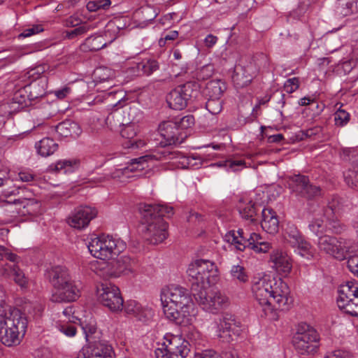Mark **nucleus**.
<instances>
[{
	"label": "nucleus",
	"instance_id": "38",
	"mask_svg": "<svg viewBox=\"0 0 358 358\" xmlns=\"http://www.w3.org/2000/svg\"><path fill=\"white\" fill-rule=\"evenodd\" d=\"M178 87L182 90L183 96L185 95L188 102L195 99L200 93L201 86L196 80L187 81Z\"/></svg>",
	"mask_w": 358,
	"mask_h": 358
},
{
	"label": "nucleus",
	"instance_id": "33",
	"mask_svg": "<svg viewBox=\"0 0 358 358\" xmlns=\"http://www.w3.org/2000/svg\"><path fill=\"white\" fill-rule=\"evenodd\" d=\"M251 67L241 66L237 68L232 76V81L237 88H243L250 84L253 79V74L250 73Z\"/></svg>",
	"mask_w": 358,
	"mask_h": 358
},
{
	"label": "nucleus",
	"instance_id": "17",
	"mask_svg": "<svg viewBox=\"0 0 358 358\" xmlns=\"http://www.w3.org/2000/svg\"><path fill=\"white\" fill-rule=\"evenodd\" d=\"M113 347L104 340L90 341L83 347L77 358H114Z\"/></svg>",
	"mask_w": 358,
	"mask_h": 358
},
{
	"label": "nucleus",
	"instance_id": "16",
	"mask_svg": "<svg viewBox=\"0 0 358 358\" xmlns=\"http://www.w3.org/2000/svg\"><path fill=\"white\" fill-rule=\"evenodd\" d=\"M241 331V322L234 315L229 313L222 315L218 324V337L222 342H232L238 337Z\"/></svg>",
	"mask_w": 358,
	"mask_h": 358
},
{
	"label": "nucleus",
	"instance_id": "2",
	"mask_svg": "<svg viewBox=\"0 0 358 358\" xmlns=\"http://www.w3.org/2000/svg\"><path fill=\"white\" fill-rule=\"evenodd\" d=\"M252 291L262 308V317L270 320H278L276 310H288L293 302L292 297L288 296V287L281 278L265 276L254 280Z\"/></svg>",
	"mask_w": 358,
	"mask_h": 358
},
{
	"label": "nucleus",
	"instance_id": "61",
	"mask_svg": "<svg viewBox=\"0 0 358 358\" xmlns=\"http://www.w3.org/2000/svg\"><path fill=\"white\" fill-rule=\"evenodd\" d=\"M71 92V89L67 86L62 87V89L56 90L53 92L54 94L59 99H63L67 96L68 94Z\"/></svg>",
	"mask_w": 358,
	"mask_h": 358
},
{
	"label": "nucleus",
	"instance_id": "47",
	"mask_svg": "<svg viewBox=\"0 0 358 358\" xmlns=\"http://www.w3.org/2000/svg\"><path fill=\"white\" fill-rule=\"evenodd\" d=\"M344 179L348 187L352 189H358V171L348 170L344 172Z\"/></svg>",
	"mask_w": 358,
	"mask_h": 358
},
{
	"label": "nucleus",
	"instance_id": "4",
	"mask_svg": "<svg viewBox=\"0 0 358 358\" xmlns=\"http://www.w3.org/2000/svg\"><path fill=\"white\" fill-rule=\"evenodd\" d=\"M141 231L144 238L150 244L162 243L168 236V224L163 217L173 214V208L159 204L140 203Z\"/></svg>",
	"mask_w": 358,
	"mask_h": 358
},
{
	"label": "nucleus",
	"instance_id": "35",
	"mask_svg": "<svg viewBox=\"0 0 358 358\" xmlns=\"http://www.w3.org/2000/svg\"><path fill=\"white\" fill-rule=\"evenodd\" d=\"M46 80L31 81L28 85H24V87L28 94V101H34L45 96L46 94Z\"/></svg>",
	"mask_w": 358,
	"mask_h": 358
},
{
	"label": "nucleus",
	"instance_id": "58",
	"mask_svg": "<svg viewBox=\"0 0 358 358\" xmlns=\"http://www.w3.org/2000/svg\"><path fill=\"white\" fill-rule=\"evenodd\" d=\"M187 331L186 332V336L187 338L193 342L196 343L197 340H199L201 336L200 332L191 325L187 326Z\"/></svg>",
	"mask_w": 358,
	"mask_h": 358
},
{
	"label": "nucleus",
	"instance_id": "40",
	"mask_svg": "<svg viewBox=\"0 0 358 358\" xmlns=\"http://www.w3.org/2000/svg\"><path fill=\"white\" fill-rule=\"evenodd\" d=\"M260 207V205H256L255 203L250 201L244 208L239 209V213L242 218L253 222L255 221L257 212L259 210Z\"/></svg>",
	"mask_w": 358,
	"mask_h": 358
},
{
	"label": "nucleus",
	"instance_id": "56",
	"mask_svg": "<svg viewBox=\"0 0 358 358\" xmlns=\"http://www.w3.org/2000/svg\"><path fill=\"white\" fill-rule=\"evenodd\" d=\"M178 36V32L176 30L170 31L168 33H164L163 37L159 40V45L160 47L165 46L168 41H173Z\"/></svg>",
	"mask_w": 358,
	"mask_h": 358
},
{
	"label": "nucleus",
	"instance_id": "64",
	"mask_svg": "<svg viewBox=\"0 0 358 358\" xmlns=\"http://www.w3.org/2000/svg\"><path fill=\"white\" fill-rule=\"evenodd\" d=\"M100 0L89 1L86 6L87 9L90 12H95L99 9H102L101 3Z\"/></svg>",
	"mask_w": 358,
	"mask_h": 358
},
{
	"label": "nucleus",
	"instance_id": "34",
	"mask_svg": "<svg viewBox=\"0 0 358 358\" xmlns=\"http://www.w3.org/2000/svg\"><path fill=\"white\" fill-rule=\"evenodd\" d=\"M55 131L59 136L64 138L69 136L75 138L81 133L79 125L71 120H66L59 123L55 127Z\"/></svg>",
	"mask_w": 358,
	"mask_h": 358
},
{
	"label": "nucleus",
	"instance_id": "37",
	"mask_svg": "<svg viewBox=\"0 0 358 358\" xmlns=\"http://www.w3.org/2000/svg\"><path fill=\"white\" fill-rule=\"evenodd\" d=\"M36 148L42 157H48L57 150L58 144L52 138L46 137L36 143Z\"/></svg>",
	"mask_w": 358,
	"mask_h": 358
},
{
	"label": "nucleus",
	"instance_id": "20",
	"mask_svg": "<svg viewBox=\"0 0 358 358\" xmlns=\"http://www.w3.org/2000/svg\"><path fill=\"white\" fill-rule=\"evenodd\" d=\"M317 245L321 252L330 255L336 259H343L345 257V250L341 242L335 236L325 234L317 238Z\"/></svg>",
	"mask_w": 358,
	"mask_h": 358
},
{
	"label": "nucleus",
	"instance_id": "10",
	"mask_svg": "<svg viewBox=\"0 0 358 358\" xmlns=\"http://www.w3.org/2000/svg\"><path fill=\"white\" fill-rule=\"evenodd\" d=\"M161 302L164 310V306L168 307L192 308L194 303L189 291L180 286L171 285L163 289L161 292Z\"/></svg>",
	"mask_w": 358,
	"mask_h": 358
},
{
	"label": "nucleus",
	"instance_id": "45",
	"mask_svg": "<svg viewBox=\"0 0 358 358\" xmlns=\"http://www.w3.org/2000/svg\"><path fill=\"white\" fill-rule=\"evenodd\" d=\"M90 27V26L86 23L84 22L81 24V25H79L78 27H76L73 29L66 31V38L68 39H74L77 38L78 36H82L85 34H86L89 30Z\"/></svg>",
	"mask_w": 358,
	"mask_h": 358
},
{
	"label": "nucleus",
	"instance_id": "15",
	"mask_svg": "<svg viewBox=\"0 0 358 358\" xmlns=\"http://www.w3.org/2000/svg\"><path fill=\"white\" fill-rule=\"evenodd\" d=\"M289 187L296 196L306 200H313L322 195L320 187L311 183L309 178L304 175L292 177Z\"/></svg>",
	"mask_w": 358,
	"mask_h": 358
},
{
	"label": "nucleus",
	"instance_id": "29",
	"mask_svg": "<svg viewBox=\"0 0 358 358\" xmlns=\"http://www.w3.org/2000/svg\"><path fill=\"white\" fill-rule=\"evenodd\" d=\"M166 100L169 108L173 110H182L189 103L187 98L185 95L183 96L182 90L178 86L166 95Z\"/></svg>",
	"mask_w": 358,
	"mask_h": 358
},
{
	"label": "nucleus",
	"instance_id": "28",
	"mask_svg": "<svg viewBox=\"0 0 358 358\" xmlns=\"http://www.w3.org/2000/svg\"><path fill=\"white\" fill-rule=\"evenodd\" d=\"M1 274L6 278H12L19 286L24 287L28 283L27 278L17 264H6L1 268Z\"/></svg>",
	"mask_w": 358,
	"mask_h": 358
},
{
	"label": "nucleus",
	"instance_id": "21",
	"mask_svg": "<svg viewBox=\"0 0 358 358\" xmlns=\"http://www.w3.org/2000/svg\"><path fill=\"white\" fill-rule=\"evenodd\" d=\"M164 313L166 317L176 324L187 327L192 325L194 319V307L192 308H174L164 306Z\"/></svg>",
	"mask_w": 358,
	"mask_h": 358
},
{
	"label": "nucleus",
	"instance_id": "5",
	"mask_svg": "<svg viewBox=\"0 0 358 358\" xmlns=\"http://www.w3.org/2000/svg\"><path fill=\"white\" fill-rule=\"evenodd\" d=\"M27 319L18 308L4 306L0 313V341L6 346L15 345L20 342L27 328Z\"/></svg>",
	"mask_w": 358,
	"mask_h": 358
},
{
	"label": "nucleus",
	"instance_id": "51",
	"mask_svg": "<svg viewBox=\"0 0 358 358\" xmlns=\"http://www.w3.org/2000/svg\"><path fill=\"white\" fill-rule=\"evenodd\" d=\"M180 131H185L186 129L194 125L195 120L192 115H187L182 118L175 120Z\"/></svg>",
	"mask_w": 358,
	"mask_h": 358
},
{
	"label": "nucleus",
	"instance_id": "59",
	"mask_svg": "<svg viewBox=\"0 0 358 358\" xmlns=\"http://www.w3.org/2000/svg\"><path fill=\"white\" fill-rule=\"evenodd\" d=\"M213 72V66L210 64H208L206 66H203L199 73V76L200 78L205 80L208 78L210 76H211L212 73Z\"/></svg>",
	"mask_w": 358,
	"mask_h": 358
},
{
	"label": "nucleus",
	"instance_id": "3",
	"mask_svg": "<svg viewBox=\"0 0 358 358\" xmlns=\"http://www.w3.org/2000/svg\"><path fill=\"white\" fill-rule=\"evenodd\" d=\"M159 131L164 139L159 143L160 147L153 151L151 155H146L138 158L132 159L128 162L126 168L130 171H142L148 167L147 163L152 159L166 160L175 158H182L189 161V158L182 156L178 151H173L170 146L182 143L187 137L186 131H180L176 120L162 122L159 125Z\"/></svg>",
	"mask_w": 358,
	"mask_h": 358
},
{
	"label": "nucleus",
	"instance_id": "44",
	"mask_svg": "<svg viewBox=\"0 0 358 358\" xmlns=\"http://www.w3.org/2000/svg\"><path fill=\"white\" fill-rule=\"evenodd\" d=\"M81 327L85 334L86 341L88 343L94 341L95 336H94V335L97 332V328L94 322L90 321L87 322L85 321L82 323Z\"/></svg>",
	"mask_w": 358,
	"mask_h": 358
},
{
	"label": "nucleus",
	"instance_id": "27",
	"mask_svg": "<svg viewBox=\"0 0 358 358\" xmlns=\"http://www.w3.org/2000/svg\"><path fill=\"white\" fill-rule=\"evenodd\" d=\"M262 228L270 234H275L279 229V220L276 213L271 208L262 210Z\"/></svg>",
	"mask_w": 358,
	"mask_h": 358
},
{
	"label": "nucleus",
	"instance_id": "1",
	"mask_svg": "<svg viewBox=\"0 0 358 358\" xmlns=\"http://www.w3.org/2000/svg\"><path fill=\"white\" fill-rule=\"evenodd\" d=\"M187 273L191 282L192 294L202 309L217 314L229 306L228 297L220 291H206L208 287L218 280L217 271L213 262L197 259L189 265Z\"/></svg>",
	"mask_w": 358,
	"mask_h": 358
},
{
	"label": "nucleus",
	"instance_id": "55",
	"mask_svg": "<svg viewBox=\"0 0 358 358\" xmlns=\"http://www.w3.org/2000/svg\"><path fill=\"white\" fill-rule=\"evenodd\" d=\"M43 31L41 24H34L31 27L25 29L22 33L18 35V38H26L31 36L34 34H38Z\"/></svg>",
	"mask_w": 358,
	"mask_h": 358
},
{
	"label": "nucleus",
	"instance_id": "31",
	"mask_svg": "<svg viewBox=\"0 0 358 358\" xmlns=\"http://www.w3.org/2000/svg\"><path fill=\"white\" fill-rule=\"evenodd\" d=\"M227 89V84L224 80H211L206 83L203 93L206 98H222Z\"/></svg>",
	"mask_w": 358,
	"mask_h": 358
},
{
	"label": "nucleus",
	"instance_id": "50",
	"mask_svg": "<svg viewBox=\"0 0 358 358\" xmlns=\"http://www.w3.org/2000/svg\"><path fill=\"white\" fill-rule=\"evenodd\" d=\"M45 71V66L43 65H40L38 66H36L35 68H33L30 69L27 73V76L28 78L31 79V81H38L40 80H46L45 78H43L41 76L44 73Z\"/></svg>",
	"mask_w": 358,
	"mask_h": 358
},
{
	"label": "nucleus",
	"instance_id": "49",
	"mask_svg": "<svg viewBox=\"0 0 358 358\" xmlns=\"http://www.w3.org/2000/svg\"><path fill=\"white\" fill-rule=\"evenodd\" d=\"M231 275L234 279H236L241 282H245L248 280L245 268L240 265H234L231 267Z\"/></svg>",
	"mask_w": 358,
	"mask_h": 358
},
{
	"label": "nucleus",
	"instance_id": "46",
	"mask_svg": "<svg viewBox=\"0 0 358 358\" xmlns=\"http://www.w3.org/2000/svg\"><path fill=\"white\" fill-rule=\"evenodd\" d=\"M194 358H237L231 352H226L224 356H221L217 352L213 350H208L198 352L195 355Z\"/></svg>",
	"mask_w": 358,
	"mask_h": 358
},
{
	"label": "nucleus",
	"instance_id": "60",
	"mask_svg": "<svg viewBox=\"0 0 358 358\" xmlns=\"http://www.w3.org/2000/svg\"><path fill=\"white\" fill-rule=\"evenodd\" d=\"M143 13H144L146 16L145 17V20L148 22L152 21L158 15V13L153 9L152 7H146L143 10Z\"/></svg>",
	"mask_w": 358,
	"mask_h": 358
},
{
	"label": "nucleus",
	"instance_id": "6",
	"mask_svg": "<svg viewBox=\"0 0 358 358\" xmlns=\"http://www.w3.org/2000/svg\"><path fill=\"white\" fill-rule=\"evenodd\" d=\"M225 240L240 251L250 249L256 253H266L271 248L269 243L262 241V238L259 234L245 232L242 229L229 231L225 235Z\"/></svg>",
	"mask_w": 358,
	"mask_h": 358
},
{
	"label": "nucleus",
	"instance_id": "8",
	"mask_svg": "<svg viewBox=\"0 0 358 358\" xmlns=\"http://www.w3.org/2000/svg\"><path fill=\"white\" fill-rule=\"evenodd\" d=\"M319 335L306 323L299 324L292 338L295 350L301 355H313L319 348Z\"/></svg>",
	"mask_w": 358,
	"mask_h": 358
},
{
	"label": "nucleus",
	"instance_id": "53",
	"mask_svg": "<svg viewBox=\"0 0 358 358\" xmlns=\"http://www.w3.org/2000/svg\"><path fill=\"white\" fill-rule=\"evenodd\" d=\"M324 358H354V356L349 350L338 349L327 354Z\"/></svg>",
	"mask_w": 358,
	"mask_h": 358
},
{
	"label": "nucleus",
	"instance_id": "13",
	"mask_svg": "<svg viewBox=\"0 0 358 358\" xmlns=\"http://www.w3.org/2000/svg\"><path fill=\"white\" fill-rule=\"evenodd\" d=\"M283 238L287 244L299 250L301 256L307 259L313 257L310 243L305 239L295 224L288 223L286 225L283 231Z\"/></svg>",
	"mask_w": 358,
	"mask_h": 358
},
{
	"label": "nucleus",
	"instance_id": "30",
	"mask_svg": "<svg viewBox=\"0 0 358 358\" xmlns=\"http://www.w3.org/2000/svg\"><path fill=\"white\" fill-rule=\"evenodd\" d=\"M124 309L127 314L133 315L138 320L143 322L148 321L152 315L150 309L143 308L138 302L134 300L127 301Z\"/></svg>",
	"mask_w": 358,
	"mask_h": 358
},
{
	"label": "nucleus",
	"instance_id": "57",
	"mask_svg": "<svg viewBox=\"0 0 358 358\" xmlns=\"http://www.w3.org/2000/svg\"><path fill=\"white\" fill-rule=\"evenodd\" d=\"M59 330L67 336H73L76 333V328L71 324H59Z\"/></svg>",
	"mask_w": 358,
	"mask_h": 358
},
{
	"label": "nucleus",
	"instance_id": "41",
	"mask_svg": "<svg viewBox=\"0 0 358 358\" xmlns=\"http://www.w3.org/2000/svg\"><path fill=\"white\" fill-rule=\"evenodd\" d=\"M84 45L90 51H98L106 46V42L102 36H91L85 39Z\"/></svg>",
	"mask_w": 358,
	"mask_h": 358
},
{
	"label": "nucleus",
	"instance_id": "54",
	"mask_svg": "<svg viewBox=\"0 0 358 358\" xmlns=\"http://www.w3.org/2000/svg\"><path fill=\"white\" fill-rule=\"evenodd\" d=\"M299 87V80L298 78L287 79L284 84V90L289 94L295 92Z\"/></svg>",
	"mask_w": 358,
	"mask_h": 358
},
{
	"label": "nucleus",
	"instance_id": "12",
	"mask_svg": "<svg viewBox=\"0 0 358 358\" xmlns=\"http://www.w3.org/2000/svg\"><path fill=\"white\" fill-rule=\"evenodd\" d=\"M98 301L112 312L121 311L124 300L120 289L110 282H103L97 287Z\"/></svg>",
	"mask_w": 358,
	"mask_h": 358
},
{
	"label": "nucleus",
	"instance_id": "14",
	"mask_svg": "<svg viewBox=\"0 0 358 358\" xmlns=\"http://www.w3.org/2000/svg\"><path fill=\"white\" fill-rule=\"evenodd\" d=\"M165 348L157 349V358H186L190 352L189 343L179 336H171Z\"/></svg>",
	"mask_w": 358,
	"mask_h": 358
},
{
	"label": "nucleus",
	"instance_id": "9",
	"mask_svg": "<svg viewBox=\"0 0 358 358\" xmlns=\"http://www.w3.org/2000/svg\"><path fill=\"white\" fill-rule=\"evenodd\" d=\"M136 261L129 256H122L116 259L98 262L99 275L104 277L117 278L121 275H128L134 272Z\"/></svg>",
	"mask_w": 358,
	"mask_h": 358
},
{
	"label": "nucleus",
	"instance_id": "7",
	"mask_svg": "<svg viewBox=\"0 0 358 358\" xmlns=\"http://www.w3.org/2000/svg\"><path fill=\"white\" fill-rule=\"evenodd\" d=\"M90 252L94 257L104 261L117 256L125 248L124 243L109 235H101L93 238L87 244Z\"/></svg>",
	"mask_w": 358,
	"mask_h": 358
},
{
	"label": "nucleus",
	"instance_id": "43",
	"mask_svg": "<svg viewBox=\"0 0 358 358\" xmlns=\"http://www.w3.org/2000/svg\"><path fill=\"white\" fill-rule=\"evenodd\" d=\"M342 107L343 105L334 114L335 125L340 127L345 126L350 120V113L343 109Z\"/></svg>",
	"mask_w": 358,
	"mask_h": 358
},
{
	"label": "nucleus",
	"instance_id": "52",
	"mask_svg": "<svg viewBox=\"0 0 358 358\" xmlns=\"http://www.w3.org/2000/svg\"><path fill=\"white\" fill-rule=\"evenodd\" d=\"M347 267L351 273L358 278V252L348 257Z\"/></svg>",
	"mask_w": 358,
	"mask_h": 358
},
{
	"label": "nucleus",
	"instance_id": "39",
	"mask_svg": "<svg viewBox=\"0 0 358 358\" xmlns=\"http://www.w3.org/2000/svg\"><path fill=\"white\" fill-rule=\"evenodd\" d=\"M357 11L355 0H337L336 13L338 15L345 17Z\"/></svg>",
	"mask_w": 358,
	"mask_h": 358
},
{
	"label": "nucleus",
	"instance_id": "18",
	"mask_svg": "<svg viewBox=\"0 0 358 358\" xmlns=\"http://www.w3.org/2000/svg\"><path fill=\"white\" fill-rule=\"evenodd\" d=\"M340 210L338 199H332L324 208V216L326 218L325 232L340 234L345 230V226L335 216Z\"/></svg>",
	"mask_w": 358,
	"mask_h": 358
},
{
	"label": "nucleus",
	"instance_id": "63",
	"mask_svg": "<svg viewBox=\"0 0 358 358\" xmlns=\"http://www.w3.org/2000/svg\"><path fill=\"white\" fill-rule=\"evenodd\" d=\"M73 164H76V161L67 160V159L59 161L55 164V169H56V170H62L64 169H66V167H69L71 169V168H72Z\"/></svg>",
	"mask_w": 358,
	"mask_h": 358
},
{
	"label": "nucleus",
	"instance_id": "22",
	"mask_svg": "<svg viewBox=\"0 0 358 358\" xmlns=\"http://www.w3.org/2000/svg\"><path fill=\"white\" fill-rule=\"evenodd\" d=\"M97 210L90 206H80L74 210L68 218L69 225L78 229L88 226L90 222L96 216Z\"/></svg>",
	"mask_w": 358,
	"mask_h": 358
},
{
	"label": "nucleus",
	"instance_id": "24",
	"mask_svg": "<svg viewBox=\"0 0 358 358\" xmlns=\"http://www.w3.org/2000/svg\"><path fill=\"white\" fill-rule=\"evenodd\" d=\"M159 69V63L155 59H143L140 62H135L128 68L127 71L133 76H150Z\"/></svg>",
	"mask_w": 358,
	"mask_h": 358
},
{
	"label": "nucleus",
	"instance_id": "42",
	"mask_svg": "<svg viewBox=\"0 0 358 358\" xmlns=\"http://www.w3.org/2000/svg\"><path fill=\"white\" fill-rule=\"evenodd\" d=\"M206 108L213 115L219 114L222 110L223 100L222 98H206Z\"/></svg>",
	"mask_w": 358,
	"mask_h": 358
},
{
	"label": "nucleus",
	"instance_id": "19",
	"mask_svg": "<svg viewBox=\"0 0 358 358\" xmlns=\"http://www.w3.org/2000/svg\"><path fill=\"white\" fill-rule=\"evenodd\" d=\"M80 296V291L73 280L54 289L50 301L53 303H70Z\"/></svg>",
	"mask_w": 358,
	"mask_h": 358
},
{
	"label": "nucleus",
	"instance_id": "23",
	"mask_svg": "<svg viewBox=\"0 0 358 358\" xmlns=\"http://www.w3.org/2000/svg\"><path fill=\"white\" fill-rule=\"evenodd\" d=\"M45 278L55 289L73 280L69 270L64 266H55L46 270Z\"/></svg>",
	"mask_w": 358,
	"mask_h": 358
},
{
	"label": "nucleus",
	"instance_id": "25",
	"mask_svg": "<svg viewBox=\"0 0 358 358\" xmlns=\"http://www.w3.org/2000/svg\"><path fill=\"white\" fill-rule=\"evenodd\" d=\"M136 126L134 123L131 122L124 126L121 129L120 134L125 139L123 143L125 148L138 149L145 145L144 141L136 138Z\"/></svg>",
	"mask_w": 358,
	"mask_h": 358
},
{
	"label": "nucleus",
	"instance_id": "26",
	"mask_svg": "<svg viewBox=\"0 0 358 358\" xmlns=\"http://www.w3.org/2000/svg\"><path fill=\"white\" fill-rule=\"evenodd\" d=\"M273 267L280 273L287 275L292 270L290 257L282 250H275L270 255Z\"/></svg>",
	"mask_w": 358,
	"mask_h": 358
},
{
	"label": "nucleus",
	"instance_id": "36",
	"mask_svg": "<svg viewBox=\"0 0 358 358\" xmlns=\"http://www.w3.org/2000/svg\"><path fill=\"white\" fill-rule=\"evenodd\" d=\"M218 167H224L227 171L237 172L247 168L245 159L239 157H230L215 164Z\"/></svg>",
	"mask_w": 358,
	"mask_h": 358
},
{
	"label": "nucleus",
	"instance_id": "11",
	"mask_svg": "<svg viewBox=\"0 0 358 358\" xmlns=\"http://www.w3.org/2000/svg\"><path fill=\"white\" fill-rule=\"evenodd\" d=\"M338 292V308L351 316L358 317V283L348 282L339 287Z\"/></svg>",
	"mask_w": 358,
	"mask_h": 358
},
{
	"label": "nucleus",
	"instance_id": "32",
	"mask_svg": "<svg viewBox=\"0 0 358 358\" xmlns=\"http://www.w3.org/2000/svg\"><path fill=\"white\" fill-rule=\"evenodd\" d=\"M27 100L28 94L23 86L14 93L12 100L7 103L9 113H17L28 106Z\"/></svg>",
	"mask_w": 358,
	"mask_h": 358
},
{
	"label": "nucleus",
	"instance_id": "62",
	"mask_svg": "<svg viewBox=\"0 0 358 358\" xmlns=\"http://www.w3.org/2000/svg\"><path fill=\"white\" fill-rule=\"evenodd\" d=\"M83 22L82 20L76 17L70 16L66 20L65 24L68 27H76L81 25Z\"/></svg>",
	"mask_w": 358,
	"mask_h": 358
},
{
	"label": "nucleus",
	"instance_id": "48",
	"mask_svg": "<svg viewBox=\"0 0 358 358\" xmlns=\"http://www.w3.org/2000/svg\"><path fill=\"white\" fill-rule=\"evenodd\" d=\"M310 230L314 233L318 238L324 236L325 232V224L324 222L320 219H315L310 222L308 225Z\"/></svg>",
	"mask_w": 358,
	"mask_h": 358
}]
</instances>
